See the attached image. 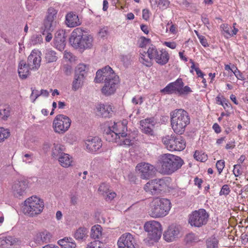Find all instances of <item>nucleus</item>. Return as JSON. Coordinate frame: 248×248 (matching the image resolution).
<instances>
[{
    "label": "nucleus",
    "mask_w": 248,
    "mask_h": 248,
    "mask_svg": "<svg viewBox=\"0 0 248 248\" xmlns=\"http://www.w3.org/2000/svg\"><path fill=\"white\" fill-rule=\"evenodd\" d=\"M109 190L108 185L105 183L101 184L98 188V191L101 194L103 195V196L108 193Z\"/></svg>",
    "instance_id": "nucleus-43"
},
{
    "label": "nucleus",
    "mask_w": 248,
    "mask_h": 248,
    "mask_svg": "<svg viewBox=\"0 0 248 248\" xmlns=\"http://www.w3.org/2000/svg\"><path fill=\"white\" fill-rule=\"evenodd\" d=\"M56 25V20L45 18L44 21L43 27H42V29L44 30L43 31V35H44L45 31H53Z\"/></svg>",
    "instance_id": "nucleus-27"
},
{
    "label": "nucleus",
    "mask_w": 248,
    "mask_h": 248,
    "mask_svg": "<svg viewBox=\"0 0 248 248\" xmlns=\"http://www.w3.org/2000/svg\"><path fill=\"white\" fill-rule=\"evenodd\" d=\"M78 197L76 195H73L71 197L70 202L72 205H76L78 203Z\"/></svg>",
    "instance_id": "nucleus-61"
},
{
    "label": "nucleus",
    "mask_w": 248,
    "mask_h": 248,
    "mask_svg": "<svg viewBox=\"0 0 248 248\" xmlns=\"http://www.w3.org/2000/svg\"><path fill=\"white\" fill-rule=\"evenodd\" d=\"M10 115V108L6 105L0 106V118L6 120Z\"/></svg>",
    "instance_id": "nucleus-35"
},
{
    "label": "nucleus",
    "mask_w": 248,
    "mask_h": 248,
    "mask_svg": "<svg viewBox=\"0 0 248 248\" xmlns=\"http://www.w3.org/2000/svg\"><path fill=\"white\" fill-rule=\"evenodd\" d=\"M209 215L204 209L192 212L189 216L188 222L191 226L200 228L207 224Z\"/></svg>",
    "instance_id": "nucleus-11"
},
{
    "label": "nucleus",
    "mask_w": 248,
    "mask_h": 248,
    "mask_svg": "<svg viewBox=\"0 0 248 248\" xmlns=\"http://www.w3.org/2000/svg\"><path fill=\"white\" fill-rule=\"evenodd\" d=\"M10 136V132L7 129L0 127V142L7 139Z\"/></svg>",
    "instance_id": "nucleus-39"
},
{
    "label": "nucleus",
    "mask_w": 248,
    "mask_h": 248,
    "mask_svg": "<svg viewBox=\"0 0 248 248\" xmlns=\"http://www.w3.org/2000/svg\"><path fill=\"white\" fill-rule=\"evenodd\" d=\"M45 58L46 63H51L56 62L58 57L54 51L49 49L46 51Z\"/></svg>",
    "instance_id": "nucleus-33"
},
{
    "label": "nucleus",
    "mask_w": 248,
    "mask_h": 248,
    "mask_svg": "<svg viewBox=\"0 0 248 248\" xmlns=\"http://www.w3.org/2000/svg\"><path fill=\"white\" fill-rule=\"evenodd\" d=\"M88 69V65L83 63H80L76 68L75 74L79 76H82L83 78H85Z\"/></svg>",
    "instance_id": "nucleus-31"
},
{
    "label": "nucleus",
    "mask_w": 248,
    "mask_h": 248,
    "mask_svg": "<svg viewBox=\"0 0 248 248\" xmlns=\"http://www.w3.org/2000/svg\"><path fill=\"white\" fill-rule=\"evenodd\" d=\"M142 17L146 20L149 18V11L148 9H145L142 10Z\"/></svg>",
    "instance_id": "nucleus-56"
},
{
    "label": "nucleus",
    "mask_w": 248,
    "mask_h": 248,
    "mask_svg": "<svg viewBox=\"0 0 248 248\" xmlns=\"http://www.w3.org/2000/svg\"><path fill=\"white\" fill-rule=\"evenodd\" d=\"M58 160L60 164L64 168H67L71 166L73 161L72 157L69 155L65 153L62 154Z\"/></svg>",
    "instance_id": "nucleus-28"
},
{
    "label": "nucleus",
    "mask_w": 248,
    "mask_h": 248,
    "mask_svg": "<svg viewBox=\"0 0 248 248\" xmlns=\"http://www.w3.org/2000/svg\"><path fill=\"white\" fill-rule=\"evenodd\" d=\"M220 28L222 31H224V35L227 38L229 36H231V33L230 32V29H231V27L229 26L228 24H223L221 25Z\"/></svg>",
    "instance_id": "nucleus-41"
},
{
    "label": "nucleus",
    "mask_w": 248,
    "mask_h": 248,
    "mask_svg": "<svg viewBox=\"0 0 248 248\" xmlns=\"http://www.w3.org/2000/svg\"><path fill=\"white\" fill-rule=\"evenodd\" d=\"M87 149L91 152H95L99 150L102 144L101 140L97 137H89L85 141Z\"/></svg>",
    "instance_id": "nucleus-21"
},
{
    "label": "nucleus",
    "mask_w": 248,
    "mask_h": 248,
    "mask_svg": "<svg viewBox=\"0 0 248 248\" xmlns=\"http://www.w3.org/2000/svg\"><path fill=\"white\" fill-rule=\"evenodd\" d=\"M52 235L48 231L45 230L37 233L35 240L36 243L42 244L50 242Z\"/></svg>",
    "instance_id": "nucleus-25"
},
{
    "label": "nucleus",
    "mask_w": 248,
    "mask_h": 248,
    "mask_svg": "<svg viewBox=\"0 0 248 248\" xmlns=\"http://www.w3.org/2000/svg\"><path fill=\"white\" fill-rule=\"evenodd\" d=\"M199 40L200 41V43L203 46H208V44L204 36H199Z\"/></svg>",
    "instance_id": "nucleus-57"
},
{
    "label": "nucleus",
    "mask_w": 248,
    "mask_h": 248,
    "mask_svg": "<svg viewBox=\"0 0 248 248\" xmlns=\"http://www.w3.org/2000/svg\"><path fill=\"white\" fill-rule=\"evenodd\" d=\"M135 244V239L129 233L123 234L117 242L119 248H136Z\"/></svg>",
    "instance_id": "nucleus-18"
},
{
    "label": "nucleus",
    "mask_w": 248,
    "mask_h": 248,
    "mask_svg": "<svg viewBox=\"0 0 248 248\" xmlns=\"http://www.w3.org/2000/svg\"><path fill=\"white\" fill-rule=\"evenodd\" d=\"M97 115L102 118H110L112 114V106L108 104H100L96 107Z\"/></svg>",
    "instance_id": "nucleus-22"
},
{
    "label": "nucleus",
    "mask_w": 248,
    "mask_h": 248,
    "mask_svg": "<svg viewBox=\"0 0 248 248\" xmlns=\"http://www.w3.org/2000/svg\"><path fill=\"white\" fill-rule=\"evenodd\" d=\"M166 187V184L164 179H156L147 183L144 186V189L146 192L155 195L159 194Z\"/></svg>",
    "instance_id": "nucleus-14"
},
{
    "label": "nucleus",
    "mask_w": 248,
    "mask_h": 248,
    "mask_svg": "<svg viewBox=\"0 0 248 248\" xmlns=\"http://www.w3.org/2000/svg\"><path fill=\"white\" fill-rule=\"evenodd\" d=\"M136 169L139 171L140 178L143 179H149L152 177L155 171L153 165L145 162L138 164L136 166Z\"/></svg>",
    "instance_id": "nucleus-16"
},
{
    "label": "nucleus",
    "mask_w": 248,
    "mask_h": 248,
    "mask_svg": "<svg viewBox=\"0 0 248 248\" xmlns=\"http://www.w3.org/2000/svg\"><path fill=\"white\" fill-rule=\"evenodd\" d=\"M160 171L164 174L170 175L179 169L184 163L179 156L165 154L161 155L159 159Z\"/></svg>",
    "instance_id": "nucleus-3"
},
{
    "label": "nucleus",
    "mask_w": 248,
    "mask_h": 248,
    "mask_svg": "<svg viewBox=\"0 0 248 248\" xmlns=\"http://www.w3.org/2000/svg\"><path fill=\"white\" fill-rule=\"evenodd\" d=\"M77 245L75 241L72 239V241H69L64 248H75Z\"/></svg>",
    "instance_id": "nucleus-58"
},
{
    "label": "nucleus",
    "mask_w": 248,
    "mask_h": 248,
    "mask_svg": "<svg viewBox=\"0 0 248 248\" xmlns=\"http://www.w3.org/2000/svg\"><path fill=\"white\" fill-rule=\"evenodd\" d=\"M171 24V26L170 28V32L173 34H175L176 33V26L172 23L171 21L170 23L168 22L167 24V26L170 24Z\"/></svg>",
    "instance_id": "nucleus-55"
},
{
    "label": "nucleus",
    "mask_w": 248,
    "mask_h": 248,
    "mask_svg": "<svg viewBox=\"0 0 248 248\" xmlns=\"http://www.w3.org/2000/svg\"><path fill=\"white\" fill-rule=\"evenodd\" d=\"M194 158L198 161L204 162L207 159V155L204 153H202L198 151H195Z\"/></svg>",
    "instance_id": "nucleus-38"
},
{
    "label": "nucleus",
    "mask_w": 248,
    "mask_h": 248,
    "mask_svg": "<svg viewBox=\"0 0 248 248\" xmlns=\"http://www.w3.org/2000/svg\"><path fill=\"white\" fill-rule=\"evenodd\" d=\"M231 191L229 186L228 185H224L222 186L219 192V195H228Z\"/></svg>",
    "instance_id": "nucleus-44"
},
{
    "label": "nucleus",
    "mask_w": 248,
    "mask_h": 248,
    "mask_svg": "<svg viewBox=\"0 0 248 248\" xmlns=\"http://www.w3.org/2000/svg\"><path fill=\"white\" fill-rule=\"evenodd\" d=\"M102 228L100 225H96L92 227L91 229V236L96 239H99L102 235Z\"/></svg>",
    "instance_id": "nucleus-34"
},
{
    "label": "nucleus",
    "mask_w": 248,
    "mask_h": 248,
    "mask_svg": "<svg viewBox=\"0 0 248 248\" xmlns=\"http://www.w3.org/2000/svg\"><path fill=\"white\" fill-rule=\"evenodd\" d=\"M103 81L105 84L102 89V93L106 95L114 93L119 82V77L109 66H106L96 72L94 81L100 83Z\"/></svg>",
    "instance_id": "nucleus-1"
},
{
    "label": "nucleus",
    "mask_w": 248,
    "mask_h": 248,
    "mask_svg": "<svg viewBox=\"0 0 248 248\" xmlns=\"http://www.w3.org/2000/svg\"><path fill=\"white\" fill-rule=\"evenodd\" d=\"M64 58L66 60L71 62L74 60L73 54L71 52L67 51H65L64 52Z\"/></svg>",
    "instance_id": "nucleus-53"
},
{
    "label": "nucleus",
    "mask_w": 248,
    "mask_h": 248,
    "mask_svg": "<svg viewBox=\"0 0 248 248\" xmlns=\"http://www.w3.org/2000/svg\"><path fill=\"white\" fill-rule=\"evenodd\" d=\"M218 240L215 237L208 238L206 241L207 248H218Z\"/></svg>",
    "instance_id": "nucleus-36"
},
{
    "label": "nucleus",
    "mask_w": 248,
    "mask_h": 248,
    "mask_svg": "<svg viewBox=\"0 0 248 248\" xmlns=\"http://www.w3.org/2000/svg\"><path fill=\"white\" fill-rule=\"evenodd\" d=\"M170 59V55L165 49H159L155 46L151 45L147 52L140 53L139 61L147 67H151L153 65V60L160 65L167 64Z\"/></svg>",
    "instance_id": "nucleus-2"
},
{
    "label": "nucleus",
    "mask_w": 248,
    "mask_h": 248,
    "mask_svg": "<svg viewBox=\"0 0 248 248\" xmlns=\"http://www.w3.org/2000/svg\"><path fill=\"white\" fill-rule=\"evenodd\" d=\"M132 102L135 105L140 104H141L143 102L142 97L140 96L138 99L136 97L133 98Z\"/></svg>",
    "instance_id": "nucleus-60"
},
{
    "label": "nucleus",
    "mask_w": 248,
    "mask_h": 248,
    "mask_svg": "<svg viewBox=\"0 0 248 248\" xmlns=\"http://www.w3.org/2000/svg\"><path fill=\"white\" fill-rule=\"evenodd\" d=\"M70 42L74 47L84 50L92 48L93 39L92 36L84 34L83 31L78 28L72 31Z\"/></svg>",
    "instance_id": "nucleus-5"
},
{
    "label": "nucleus",
    "mask_w": 248,
    "mask_h": 248,
    "mask_svg": "<svg viewBox=\"0 0 248 248\" xmlns=\"http://www.w3.org/2000/svg\"><path fill=\"white\" fill-rule=\"evenodd\" d=\"M142 132L149 136H154L155 122L153 118H147L140 121Z\"/></svg>",
    "instance_id": "nucleus-19"
},
{
    "label": "nucleus",
    "mask_w": 248,
    "mask_h": 248,
    "mask_svg": "<svg viewBox=\"0 0 248 248\" xmlns=\"http://www.w3.org/2000/svg\"><path fill=\"white\" fill-rule=\"evenodd\" d=\"M181 228L180 225L172 224L165 231L163 236L167 242H172L177 239L180 235Z\"/></svg>",
    "instance_id": "nucleus-17"
},
{
    "label": "nucleus",
    "mask_w": 248,
    "mask_h": 248,
    "mask_svg": "<svg viewBox=\"0 0 248 248\" xmlns=\"http://www.w3.org/2000/svg\"><path fill=\"white\" fill-rule=\"evenodd\" d=\"M241 166L238 164L234 165L233 166V172L235 176L238 177L241 174V171L240 170Z\"/></svg>",
    "instance_id": "nucleus-49"
},
{
    "label": "nucleus",
    "mask_w": 248,
    "mask_h": 248,
    "mask_svg": "<svg viewBox=\"0 0 248 248\" xmlns=\"http://www.w3.org/2000/svg\"><path fill=\"white\" fill-rule=\"evenodd\" d=\"M58 11L53 7H49L47 10L46 19L56 20Z\"/></svg>",
    "instance_id": "nucleus-37"
},
{
    "label": "nucleus",
    "mask_w": 248,
    "mask_h": 248,
    "mask_svg": "<svg viewBox=\"0 0 248 248\" xmlns=\"http://www.w3.org/2000/svg\"><path fill=\"white\" fill-rule=\"evenodd\" d=\"M170 122L173 131L181 135L185 132L186 126L190 123V117L184 109H177L170 113Z\"/></svg>",
    "instance_id": "nucleus-4"
},
{
    "label": "nucleus",
    "mask_w": 248,
    "mask_h": 248,
    "mask_svg": "<svg viewBox=\"0 0 248 248\" xmlns=\"http://www.w3.org/2000/svg\"><path fill=\"white\" fill-rule=\"evenodd\" d=\"M27 187V181L23 179H20L14 182L11 189L14 196L20 199L26 194Z\"/></svg>",
    "instance_id": "nucleus-15"
},
{
    "label": "nucleus",
    "mask_w": 248,
    "mask_h": 248,
    "mask_svg": "<svg viewBox=\"0 0 248 248\" xmlns=\"http://www.w3.org/2000/svg\"><path fill=\"white\" fill-rule=\"evenodd\" d=\"M40 96V92L36 90H32L31 94L30 96V98L32 100V102H34L35 100Z\"/></svg>",
    "instance_id": "nucleus-51"
},
{
    "label": "nucleus",
    "mask_w": 248,
    "mask_h": 248,
    "mask_svg": "<svg viewBox=\"0 0 248 248\" xmlns=\"http://www.w3.org/2000/svg\"><path fill=\"white\" fill-rule=\"evenodd\" d=\"M78 16L73 12L68 13L65 16V24L70 28L75 27L81 24Z\"/></svg>",
    "instance_id": "nucleus-24"
},
{
    "label": "nucleus",
    "mask_w": 248,
    "mask_h": 248,
    "mask_svg": "<svg viewBox=\"0 0 248 248\" xmlns=\"http://www.w3.org/2000/svg\"><path fill=\"white\" fill-rule=\"evenodd\" d=\"M169 4L170 1L168 0H159L158 2L159 8L162 10L167 9Z\"/></svg>",
    "instance_id": "nucleus-46"
},
{
    "label": "nucleus",
    "mask_w": 248,
    "mask_h": 248,
    "mask_svg": "<svg viewBox=\"0 0 248 248\" xmlns=\"http://www.w3.org/2000/svg\"><path fill=\"white\" fill-rule=\"evenodd\" d=\"M203 181L198 177H196L194 179V182L195 185L197 186L199 188L201 187V185Z\"/></svg>",
    "instance_id": "nucleus-62"
},
{
    "label": "nucleus",
    "mask_w": 248,
    "mask_h": 248,
    "mask_svg": "<svg viewBox=\"0 0 248 248\" xmlns=\"http://www.w3.org/2000/svg\"><path fill=\"white\" fill-rule=\"evenodd\" d=\"M44 35H46L45 40L46 42H49L52 38V35L51 32L45 31Z\"/></svg>",
    "instance_id": "nucleus-63"
},
{
    "label": "nucleus",
    "mask_w": 248,
    "mask_h": 248,
    "mask_svg": "<svg viewBox=\"0 0 248 248\" xmlns=\"http://www.w3.org/2000/svg\"><path fill=\"white\" fill-rule=\"evenodd\" d=\"M170 204L167 199L155 198L150 203L149 215L155 218L165 217L170 209Z\"/></svg>",
    "instance_id": "nucleus-6"
},
{
    "label": "nucleus",
    "mask_w": 248,
    "mask_h": 248,
    "mask_svg": "<svg viewBox=\"0 0 248 248\" xmlns=\"http://www.w3.org/2000/svg\"><path fill=\"white\" fill-rule=\"evenodd\" d=\"M126 123L121 122H114L113 125L109 126L105 134V138L109 142H118V139L127 136Z\"/></svg>",
    "instance_id": "nucleus-7"
},
{
    "label": "nucleus",
    "mask_w": 248,
    "mask_h": 248,
    "mask_svg": "<svg viewBox=\"0 0 248 248\" xmlns=\"http://www.w3.org/2000/svg\"><path fill=\"white\" fill-rule=\"evenodd\" d=\"M144 228L148 232V238L150 239L156 241L160 238L162 229L159 222L155 220L148 221L145 224Z\"/></svg>",
    "instance_id": "nucleus-13"
},
{
    "label": "nucleus",
    "mask_w": 248,
    "mask_h": 248,
    "mask_svg": "<svg viewBox=\"0 0 248 248\" xmlns=\"http://www.w3.org/2000/svg\"><path fill=\"white\" fill-rule=\"evenodd\" d=\"M40 55V52L33 50L29 56L27 63L31 69L37 70L39 68L41 61Z\"/></svg>",
    "instance_id": "nucleus-20"
},
{
    "label": "nucleus",
    "mask_w": 248,
    "mask_h": 248,
    "mask_svg": "<svg viewBox=\"0 0 248 248\" xmlns=\"http://www.w3.org/2000/svg\"><path fill=\"white\" fill-rule=\"evenodd\" d=\"M103 244L99 241H93L90 243L87 247V248H101Z\"/></svg>",
    "instance_id": "nucleus-45"
},
{
    "label": "nucleus",
    "mask_w": 248,
    "mask_h": 248,
    "mask_svg": "<svg viewBox=\"0 0 248 248\" xmlns=\"http://www.w3.org/2000/svg\"><path fill=\"white\" fill-rule=\"evenodd\" d=\"M151 40L149 39H147L144 37H141L140 38L139 41V46L140 47H145L148 44H150Z\"/></svg>",
    "instance_id": "nucleus-42"
},
{
    "label": "nucleus",
    "mask_w": 248,
    "mask_h": 248,
    "mask_svg": "<svg viewBox=\"0 0 248 248\" xmlns=\"http://www.w3.org/2000/svg\"><path fill=\"white\" fill-rule=\"evenodd\" d=\"M88 230L85 227H80L74 233V237L78 240H84L88 237Z\"/></svg>",
    "instance_id": "nucleus-29"
},
{
    "label": "nucleus",
    "mask_w": 248,
    "mask_h": 248,
    "mask_svg": "<svg viewBox=\"0 0 248 248\" xmlns=\"http://www.w3.org/2000/svg\"><path fill=\"white\" fill-rule=\"evenodd\" d=\"M42 41V38L40 34H36L31 36V42L32 44L35 45L40 44Z\"/></svg>",
    "instance_id": "nucleus-40"
},
{
    "label": "nucleus",
    "mask_w": 248,
    "mask_h": 248,
    "mask_svg": "<svg viewBox=\"0 0 248 248\" xmlns=\"http://www.w3.org/2000/svg\"><path fill=\"white\" fill-rule=\"evenodd\" d=\"M116 194L115 192H111L110 190H109L108 193L106 194L104 197L107 201H111L116 197Z\"/></svg>",
    "instance_id": "nucleus-50"
},
{
    "label": "nucleus",
    "mask_w": 248,
    "mask_h": 248,
    "mask_svg": "<svg viewBox=\"0 0 248 248\" xmlns=\"http://www.w3.org/2000/svg\"><path fill=\"white\" fill-rule=\"evenodd\" d=\"M63 153L61 145L55 143L53 144L51 153V155L53 158L58 159L59 157L61 156V155Z\"/></svg>",
    "instance_id": "nucleus-32"
},
{
    "label": "nucleus",
    "mask_w": 248,
    "mask_h": 248,
    "mask_svg": "<svg viewBox=\"0 0 248 248\" xmlns=\"http://www.w3.org/2000/svg\"><path fill=\"white\" fill-rule=\"evenodd\" d=\"M119 140H120V142H122V144L130 145L132 144V140L128 138H126V137L124 138H121Z\"/></svg>",
    "instance_id": "nucleus-54"
},
{
    "label": "nucleus",
    "mask_w": 248,
    "mask_h": 248,
    "mask_svg": "<svg viewBox=\"0 0 248 248\" xmlns=\"http://www.w3.org/2000/svg\"><path fill=\"white\" fill-rule=\"evenodd\" d=\"M71 123L70 119L63 114L57 115L53 122V128L55 132L63 134L69 128Z\"/></svg>",
    "instance_id": "nucleus-12"
},
{
    "label": "nucleus",
    "mask_w": 248,
    "mask_h": 248,
    "mask_svg": "<svg viewBox=\"0 0 248 248\" xmlns=\"http://www.w3.org/2000/svg\"><path fill=\"white\" fill-rule=\"evenodd\" d=\"M85 78L82 76L75 74V77L72 83V90L76 91L78 90L83 85Z\"/></svg>",
    "instance_id": "nucleus-30"
},
{
    "label": "nucleus",
    "mask_w": 248,
    "mask_h": 248,
    "mask_svg": "<svg viewBox=\"0 0 248 248\" xmlns=\"http://www.w3.org/2000/svg\"><path fill=\"white\" fill-rule=\"evenodd\" d=\"M225 166V162L223 160H220L217 161L216 163V167L217 169L218 173L220 174L222 172Z\"/></svg>",
    "instance_id": "nucleus-48"
},
{
    "label": "nucleus",
    "mask_w": 248,
    "mask_h": 248,
    "mask_svg": "<svg viewBox=\"0 0 248 248\" xmlns=\"http://www.w3.org/2000/svg\"><path fill=\"white\" fill-rule=\"evenodd\" d=\"M164 44L171 49H174L176 46V45L174 42H165Z\"/></svg>",
    "instance_id": "nucleus-59"
},
{
    "label": "nucleus",
    "mask_w": 248,
    "mask_h": 248,
    "mask_svg": "<svg viewBox=\"0 0 248 248\" xmlns=\"http://www.w3.org/2000/svg\"><path fill=\"white\" fill-rule=\"evenodd\" d=\"M30 68L28 63L24 61H21L19 63L18 72L19 76L22 78H26L30 75Z\"/></svg>",
    "instance_id": "nucleus-26"
},
{
    "label": "nucleus",
    "mask_w": 248,
    "mask_h": 248,
    "mask_svg": "<svg viewBox=\"0 0 248 248\" xmlns=\"http://www.w3.org/2000/svg\"><path fill=\"white\" fill-rule=\"evenodd\" d=\"M65 33L62 30H60L56 32L54 38V45L59 50L62 51L64 49L66 42Z\"/></svg>",
    "instance_id": "nucleus-23"
},
{
    "label": "nucleus",
    "mask_w": 248,
    "mask_h": 248,
    "mask_svg": "<svg viewBox=\"0 0 248 248\" xmlns=\"http://www.w3.org/2000/svg\"><path fill=\"white\" fill-rule=\"evenodd\" d=\"M43 201L36 196L28 198L22 207V211L25 215L33 217L40 214L44 208Z\"/></svg>",
    "instance_id": "nucleus-8"
},
{
    "label": "nucleus",
    "mask_w": 248,
    "mask_h": 248,
    "mask_svg": "<svg viewBox=\"0 0 248 248\" xmlns=\"http://www.w3.org/2000/svg\"><path fill=\"white\" fill-rule=\"evenodd\" d=\"M232 72L234 73V74L235 75V77L237 78V79L241 80H245V78L243 74L241 73H240V72L238 71L237 68H236V69L234 71L232 70Z\"/></svg>",
    "instance_id": "nucleus-52"
},
{
    "label": "nucleus",
    "mask_w": 248,
    "mask_h": 248,
    "mask_svg": "<svg viewBox=\"0 0 248 248\" xmlns=\"http://www.w3.org/2000/svg\"><path fill=\"white\" fill-rule=\"evenodd\" d=\"M162 141L166 147L171 151H181L186 147V141L181 136L167 135L162 138Z\"/></svg>",
    "instance_id": "nucleus-10"
},
{
    "label": "nucleus",
    "mask_w": 248,
    "mask_h": 248,
    "mask_svg": "<svg viewBox=\"0 0 248 248\" xmlns=\"http://www.w3.org/2000/svg\"><path fill=\"white\" fill-rule=\"evenodd\" d=\"M184 83L181 78H178L176 81L167 85L160 92L164 94H171L178 93L180 95H185L192 92L191 88L188 86H184Z\"/></svg>",
    "instance_id": "nucleus-9"
},
{
    "label": "nucleus",
    "mask_w": 248,
    "mask_h": 248,
    "mask_svg": "<svg viewBox=\"0 0 248 248\" xmlns=\"http://www.w3.org/2000/svg\"><path fill=\"white\" fill-rule=\"evenodd\" d=\"M213 128L217 133H219L221 132L220 127L217 123L214 124L213 125Z\"/></svg>",
    "instance_id": "nucleus-64"
},
{
    "label": "nucleus",
    "mask_w": 248,
    "mask_h": 248,
    "mask_svg": "<svg viewBox=\"0 0 248 248\" xmlns=\"http://www.w3.org/2000/svg\"><path fill=\"white\" fill-rule=\"evenodd\" d=\"M72 238H67L65 237L62 239L59 240L58 241V244L61 246L62 248H64L65 247V245L67 244V243L69 242V241H72Z\"/></svg>",
    "instance_id": "nucleus-47"
}]
</instances>
